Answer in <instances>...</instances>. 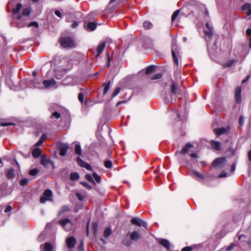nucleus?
<instances>
[{
	"label": "nucleus",
	"instance_id": "1",
	"mask_svg": "<svg viewBox=\"0 0 251 251\" xmlns=\"http://www.w3.org/2000/svg\"><path fill=\"white\" fill-rule=\"evenodd\" d=\"M17 22L16 25L19 28H22L25 26H27L28 27L34 26L35 27L39 26V25L36 22H33L28 24L25 21H23L21 15H18L17 17Z\"/></svg>",
	"mask_w": 251,
	"mask_h": 251
},
{
	"label": "nucleus",
	"instance_id": "2",
	"mask_svg": "<svg viewBox=\"0 0 251 251\" xmlns=\"http://www.w3.org/2000/svg\"><path fill=\"white\" fill-rule=\"evenodd\" d=\"M60 42L61 45L64 48H73L75 46L74 40L69 37L62 38Z\"/></svg>",
	"mask_w": 251,
	"mask_h": 251
},
{
	"label": "nucleus",
	"instance_id": "3",
	"mask_svg": "<svg viewBox=\"0 0 251 251\" xmlns=\"http://www.w3.org/2000/svg\"><path fill=\"white\" fill-rule=\"evenodd\" d=\"M52 197V193L50 189H46L44 191L43 196L41 197L40 199V201L41 203H44L47 201H51Z\"/></svg>",
	"mask_w": 251,
	"mask_h": 251
},
{
	"label": "nucleus",
	"instance_id": "4",
	"mask_svg": "<svg viewBox=\"0 0 251 251\" xmlns=\"http://www.w3.org/2000/svg\"><path fill=\"white\" fill-rule=\"evenodd\" d=\"M172 52L174 62L176 65L177 66L178 65V60L176 56V53H178V47L176 43V41H174L172 42Z\"/></svg>",
	"mask_w": 251,
	"mask_h": 251
},
{
	"label": "nucleus",
	"instance_id": "5",
	"mask_svg": "<svg viewBox=\"0 0 251 251\" xmlns=\"http://www.w3.org/2000/svg\"><path fill=\"white\" fill-rule=\"evenodd\" d=\"M131 222L132 224L138 226H143L146 228H147V224L146 222L143 221L139 218H133L132 219Z\"/></svg>",
	"mask_w": 251,
	"mask_h": 251
},
{
	"label": "nucleus",
	"instance_id": "6",
	"mask_svg": "<svg viewBox=\"0 0 251 251\" xmlns=\"http://www.w3.org/2000/svg\"><path fill=\"white\" fill-rule=\"evenodd\" d=\"M76 162L80 166L86 168L87 170L90 171L92 169L90 165L84 162L79 156L76 158Z\"/></svg>",
	"mask_w": 251,
	"mask_h": 251
},
{
	"label": "nucleus",
	"instance_id": "7",
	"mask_svg": "<svg viewBox=\"0 0 251 251\" xmlns=\"http://www.w3.org/2000/svg\"><path fill=\"white\" fill-rule=\"evenodd\" d=\"M226 162V159L225 157H219L216 158L212 163V165L214 167H218L221 165H224Z\"/></svg>",
	"mask_w": 251,
	"mask_h": 251
},
{
	"label": "nucleus",
	"instance_id": "8",
	"mask_svg": "<svg viewBox=\"0 0 251 251\" xmlns=\"http://www.w3.org/2000/svg\"><path fill=\"white\" fill-rule=\"evenodd\" d=\"M43 84L45 88L47 89L50 87H52L56 84V81L54 79L49 80H45L43 82Z\"/></svg>",
	"mask_w": 251,
	"mask_h": 251
},
{
	"label": "nucleus",
	"instance_id": "9",
	"mask_svg": "<svg viewBox=\"0 0 251 251\" xmlns=\"http://www.w3.org/2000/svg\"><path fill=\"white\" fill-rule=\"evenodd\" d=\"M76 244V240L74 237L71 236L66 239V244L69 249L73 248Z\"/></svg>",
	"mask_w": 251,
	"mask_h": 251
},
{
	"label": "nucleus",
	"instance_id": "10",
	"mask_svg": "<svg viewBox=\"0 0 251 251\" xmlns=\"http://www.w3.org/2000/svg\"><path fill=\"white\" fill-rule=\"evenodd\" d=\"M241 88L240 87H237L235 91V99L236 103H239L241 102Z\"/></svg>",
	"mask_w": 251,
	"mask_h": 251
},
{
	"label": "nucleus",
	"instance_id": "11",
	"mask_svg": "<svg viewBox=\"0 0 251 251\" xmlns=\"http://www.w3.org/2000/svg\"><path fill=\"white\" fill-rule=\"evenodd\" d=\"M68 145L66 144H61L59 147V149L60 151V155L61 156H64L65 155L67 150L68 149Z\"/></svg>",
	"mask_w": 251,
	"mask_h": 251
},
{
	"label": "nucleus",
	"instance_id": "12",
	"mask_svg": "<svg viewBox=\"0 0 251 251\" xmlns=\"http://www.w3.org/2000/svg\"><path fill=\"white\" fill-rule=\"evenodd\" d=\"M143 46L146 49L151 48L152 46V41L149 37H145L143 39Z\"/></svg>",
	"mask_w": 251,
	"mask_h": 251
},
{
	"label": "nucleus",
	"instance_id": "13",
	"mask_svg": "<svg viewBox=\"0 0 251 251\" xmlns=\"http://www.w3.org/2000/svg\"><path fill=\"white\" fill-rule=\"evenodd\" d=\"M31 12V7L30 6H28L27 7L24 8L23 9L22 15H21L22 16H26L28 17L29 16ZM22 20L23 21H25V20L24 19H23L22 18Z\"/></svg>",
	"mask_w": 251,
	"mask_h": 251
},
{
	"label": "nucleus",
	"instance_id": "14",
	"mask_svg": "<svg viewBox=\"0 0 251 251\" xmlns=\"http://www.w3.org/2000/svg\"><path fill=\"white\" fill-rule=\"evenodd\" d=\"M40 248L43 251H51L53 250V246L50 243H46L41 245Z\"/></svg>",
	"mask_w": 251,
	"mask_h": 251
},
{
	"label": "nucleus",
	"instance_id": "15",
	"mask_svg": "<svg viewBox=\"0 0 251 251\" xmlns=\"http://www.w3.org/2000/svg\"><path fill=\"white\" fill-rule=\"evenodd\" d=\"M85 28L87 31H94L97 27V24L94 22H89L86 25H84Z\"/></svg>",
	"mask_w": 251,
	"mask_h": 251
},
{
	"label": "nucleus",
	"instance_id": "16",
	"mask_svg": "<svg viewBox=\"0 0 251 251\" xmlns=\"http://www.w3.org/2000/svg\"><path fill=\"white\" fill-rule=\"evenodd\" d=\"M141 238L140 234L137 231H133L130 235V239L132 241H136Z\"/></svg>",
	"mask_w": 251,
	"mask_h": 251
},
{
	"label": "nucleus",
	"instance_id": "17",
	"mask_svg": "<svg viewBox=\"0 0 251 251\" xmlns=\"http://www.w3.org/2000/svg\"><path fill=\"white\" fill-rule=\"evenodd\" d=\"M52 163V162L46 158V156L42 155L41 158V164L45 167L47 168L49 164Z\"/></svg>",
	"mask_w": 251,
	"mask_h": 251
},
{
	"label": "nucleus",
	"instance_id": "18",
	"mask_svg": "<svg viewBox=\"0 0 251 251\" xmlns=\"http://www.w3.org/2000/svg\"><path fill=\"white\" fill-rule=\"evenodd\" d=\"M243 11H247V15L249 16L251 15V4L249 3H245L242 7Z\"/></svg>",
	"mask_w": 251,
	"mask_h": 251
},
{
	"label": "nucleus",
	"instance_id": "19",
	"mask_svg": "<svg viewBox=\"0 0 251 251\" xmlns=\"http://www.w3.org/2000/svg\"><path fill=\"white\" fill-rule=\"evenodd\" d=\"M159 243L162 246L165 248L167 251H170V242L168 240L165 239H161L159 240Z\"/></svg>",
	"mask_w": 251,
	"mask_h": 251
},
{
	"label": "nucleus",
	"instance_id": "20",
	"mask_svg": "<svg viewBox=\"0 0 251 251\" xmlns=\"http://www.w3.org/2000/svg\"><path fill=\"white\" fill-rule=\"evenodd\" d=\"M210 145L212 149L216 151H220L221 150V144L219 142L211 140Z\"/></svg>",
	"mask_w": 251,
	"mask_h": 251
},
{
	"label": "nucleus",
	"instance_id": "21",
	"mask_svg": "<svg viewBox=\"0 0 251 251\" xmlns=\"http://www.w3.org/2000/svg\"><path fill=\"white\" fill-rule=\"evenodd\" d=\"M105 47V43L102 42L101 44H99L97 47V51L98 52L97 55H96V57L99 56L100 54L103 51V50Z\"/></svg>",
	"mask_w": 251,
	"mask_h": 251
},
{
	"label": "nucleus",
	"instance_id": "22",
	"mask_svg": "<svg viewBox=\"0 0 251 251\" xmlns=\"http://www.w3.org/2000/svg\"><path fill=\"white\" fill-rule=\"evenodd\" d=\"M214 132L217 136H220L221 134L226 133L227 132V129L225 127L215 128Z\"/></svg>",
	"mask_w": 251,
	"mask_h": 251
},
{
	"label": "nucleus",
	"instance_id": "23",
	"mask_svg": "<svg viewBox=\"0 0 251 251\" xmlns=\"http://www.w3.org/2000/svg\"><path fill=\"white\" fill-rule=\"evenodd\" d=\"M193 146L190 143H187L185 146L182 149V150L180 151V153L182 154H184L186 153L189 150L193 148Z\"/></svg>",
	"mask_w": 251,
	"mask_h": 251
},
{
	"label": "nucleus",
	"instance_id": "24",
	"mask_svg": "<svg viewBox=\"0 0 251 251\" xmlns=\"http://www.w3.org/2000/svg\"><path fill=\"white\" fill-rule=\"evenodd\" d=\"M6 176L8 179L14 178L15 177L14 170L12 169H9L7 170Z\"/></svg>",
	"mask_w": 251,
	"mask_h": 251
},
{
	"label": "nucleus",
	"instance_id": "25",
	"mask_svg": "<svg viewBox=\"0 0 251 251\" xmlns=\"http://www.w3.org/2000/svg\"><path fill=\"white\" fill-rule=\"evenodd\" d=\"M41 154V151L40 149L35 148L33 149L32 152V155L34 157H38Z\"/></svg>",
	"mask_w": 251,
	"mask_h": 251
},
{
	"label": "nucleus",
	"instance_id": "26",
	"mask_svg": "<svg viewBox=\"0 0 251 251\" xmlns=\"http://www.w3.org/2000/svg\"><path fill=\"white\" fill-rule=\"evenodd\" d=\"M111 81H109L107 83H103V86L104 87L103 89V94L105 95L108 91L109 88H110V85Z\"/></svg>",
	"mask_w": 251,
	"mask_h": 251
},
{
	"label": "nucleus",
	"instance_id": "27",
	"mask_svg": "<svg viewBox=\"0 0 251 251\" xmlns=\"http://www.w3.org/2000/svg\"><path fill=\"white\" fill-rule=\"evenodd\" d=\"M22 7V4L20 3H18L16 8H14L13 9L12 13L13 14H16L19 13V12L20 11L21 8Z\"/></svg>",
	"mask_w": 251,
	"mask_h": 251
},
{
	"label": "nucleus",
	"instance_id": "28",
	"mask_svg": "<svg viewBox=\"0 0 251 251\" xmlns=\"http://www.w3.org/2000/svg\"><path fill=\"white\" fill-rule=\"evenodd\" d=\"M75 154L77 155L81 154V149L80 144H76L75 145Z\"/></svg>",
	"mask_w": 251,
	"mask_h": 251
},
{
	"label": "nucleus",
	"instance_id": "29",
	"mask_svg": "<svg viewBox=\"0 0 251 251\" xmlns=\"http://www.w3.org/2000/svg\"><path fill=\"white\" fill-rule=\"evenodd\" d=\"M79 178V175L77 173H71L70 175V179L71 180H77Z\"/></svg>",
	"mask_w": 251,
	"mask_h": 251
},
{
	"label": "nucleus",
	"instance_id": "30",
	"mask_svg": "<svg viewBox=\"0 0 251 251\" xmlns=\"http://www.w3.org/2000/svg\"><path fill=\"white\" fill-rule=\"evenodd\" d=\"M60 224L62 226L64 227L68 224H71V222L69 219H65L60 221Z\"/></svg>",
	"mask_w": 251,
	"mask_h": 251
},
{
	"label": "nucleus",
	"instance_id": "31",
	"mask_svg": "<svg viewBox=\"0 0 251 251\" xmlns=\"http://www.w3.org/2000/svg\"><path fill=\"white\" fill-rule=\"evenodd\" d=\"M143 26L146 29H149L152 27V24L150 22L145 21L143 23Z\"/></svg>",
	"mask_w": 251,
	"mask_h": 251
},
{
	"label": "nucleus",
	"instance_id": "32",
	"mask_svg": "<svg viewBox=\"0 0 251 251\" xmlns=\"http://www.w3.org/2000/svg\"><path fill=\"white\" fill-rule=\"evenodd\" d=\"M111 234V229L110 227H107L104 231L103 236L105 238H107Z\"/></svg>",
	"mask_w": 251,
	"mask_h": 251
},
{
	"label": "nucleus",
	"instance_id": "33",
	"mask_svg": "<svg viewBox=\"0 0 251 251\" xmlns=\"http://www.w3.org/2000/svg\"><path fill=\"white\" fill-rule=\"evenodd\" d=\"M237 62V60L231 59L228 61H227L226 63H225L224 66L225 67H229L231 66L234 63Z\"/></svg>",
	"mask_w": 251,
	"mask_h": 251
},
{
	"label": "nucleus",
	"instance_id": "34",
	"mask_svg": "<svg viewBox=\"0 0 251 251\" xmlns=\"http://www.w3.org/2000/svg\"><path fill=\"white\" fill-rule=\"evenodd\" d=\"M154 68L155 67L154 66L151 65L149 66L146 70V74L148 75L152 73L153 72Z\"/></svg>",
	"mask_w": 251,
	"mask_h": 251
},
{
	"label": "nucleus",
	"instance_id": "35",
	"mask_svg": "<svg viewBox=\"0 0 251 251\" xmlns=\"http://www.w3.org/2000/svg\"><path fill=\"white\" fill-rule=\"evenodd\" d=\"M69 210V207L67 205H64L62 207L61 209L59 211L58 214H59V215H61L62 213H63L66 211H68Z\"/></svg>",
	"mask_w": 251,
	"mask_h": 251
},
{
	"label": "nucleus",
	"instance_id": "36",
	"mask_svg": "<svg viewBox=\"0 0 251 251\" xmlns=\"http://www.w3.org/2000/svg\"><path fill=\"white\" fill-rule=\"evenodd\" d=\"M92 229L94 232V234L96 235L97 234L98 229V224L97 223H92Z\"/></svg>",
	"mask_w": 251,
	"mask_h": 251
},
{
	"label": "nucleus",
	"instance_id": "37",
	"mask_svg": "<svg viewBox=\"0 0 251 251\" xmlns=\"http://www.w3.org/2000/svg\"><path fill=\"white\" fill-rule=\"evenodd\" d=\"M179 12H180L179 9L176 10V11H175L174 12V13L173 14L172 16V22H174L176 19V18L177 17L178 15L179 14Z\"/></svg>",
	"mask_w": 251,
	"mask_h": 251
},
{
	"label": "nucleus",
	"instance_id": "38",
	"mask_svg": "<svg viewBox=\"0 0 251 251\" xmlns=\"http://www.w3.org/2000/svg\"><path fill=\"white\" fill-rule=\"evenodd\" d=\"M177 90V85L175 83H173L171 87V92L172 94L176 95Z\"/></svg>",
	"mask_w": 251,
	"mask_h": 251
},
{
	"label": "nucleus",
	"instance_id": "39",
	"mask_svg": "<svg viewBox=\"0 0 251 251\" xmlns=\"http://www.w3.org/2000/svg\"><path fill=\"white\" fill-rule=\"evenodd\" d=\"M93 176L90 174H86L85 176V177L86 180L93 183H95V181L93 178Z\"/></svg>",
	"mask_w": 251,
	"mask_h": 251
},
{
	"label": "nucleus",
	"instance_id": "40",
	"mask_svg": "<svg viewBox=\"0 0 251 251\" xmlns=\"http://www.w3.org/2000/svg\"><path fill=\"white\" fill-rule=\"evenodd\" d=\"M93 176L98 183H100L101 182V177L96 173H94L93 174Z\"/></svg>",
	"mask_w": 251,
	"mask_h": 251
},
{
	"label": "nucleus",
	"instance_id": "41",
	"mask_svg": "<svg viewBox=\"0 0 251 251\" xmlns=\"http://www.w3.org/2000/svg\"><path fill=\"white\" fill-rule=\"evenodd\" d=\"M61 117L60 113L58 112L55 111L51 115L50 118H55L56 119H59Z\"/></svg>",
	"mask_w": 251,
	"mask_h": 251
},
{
	"label": "nucleus",
	"instance_id": "42",
	"mask_svg": "<svg viewBox=\"0 0 251 251\" xmlns=\"http://www.w3.org/2000/svg\"><path fill=\"white\" fill-rule=\"evenodd\" d=\"M104 166L107 168H111L112 167V162L110 160H107L104 162Z\"/></svg>",
	"mask_w": 251,
	"mask_h": 251
},
{
	"label": "nucleus",
	"instance_id": "43",
	"mask_svg": "<svg viewBox=\"0 0 251 251\" xmlns=\"http://www.w3.org/2000/svg\"><path fill=\"white\" fill-rule=\"evenodd\" d=\"M28 181H29L28 179L25 178H23L21 180V181L20 182V184H21V185L24 186L27 184V183H28Z\"/></svg>",
	"mask_w": 251,
	"mask_h": 251
},
{
	"label": "nucleus",
	"instance_id": "44",
	"mask_svg": "<svg viewBox=\"0 0 251 251\" xmlns=\"http://www.w3.org/2000/svg\"><path fill=\"white\" fill-rule=\"evenodd\" d=\"M38 173V171L37 169H33L31 170L29 172V174L30 176H34L36 175Z\"/></svg>",
	"mask_w": 251,
	"mask_h": 251
},
{
	"label": "nucleus",
	"instance_id": "45",
	"mask_svg": "<svg viewBox=\"0 0 251 251\" xmlns=\"http://www.w3.org/2000/svg\"><path fill=\"white\" fill-rule=\"evenodd\" d=\"M204 32L206 35L209 37H211L213 34L212 28H210L209 29H205L204 30Z\"/></svg>",
	"mask_w": 251,
	"mask_h": 251
},
{
	"label": "nucleus",
	"instance_id": "46",
	"mask_svg": "<svg viewBox=\"0 0 251 251\" xmlns=\"http://www.w3.org/2000/svg\"><path fill=\"white\" fill-rule=\"evenodd\" d=\"M162 76V75L161 73H158L155 75H154L152 77L151 79L155 80V79H158L160 78Z\"/></svg>",
	"mask_w": 251,
	"mask_h": 251
},
{
	"label": "nucleus",
	"instance_id": "47",
	"mask_svg": "<svg viewBox=\"0 0 251 251\" xmlns=\"http://www.w3.org/2000/svg\"><path fill=\"white\" fill-rule=\"evenodd\" d=\"M75 195L80 201H82L84 198V196L80 193L77 192Z\"/></svg>",
	"mask_w": 251,
	"mask_h": 251
},
{
	"label": "nucleus",
	"instance_id": "48",
	"mask_svg": "<svg viewBox=\"0 0 251 251\" xmlns=\"http://www.w3.org/2000/svg\"><path fill=\"white\" fill-rule=\"evenodd\" d=\"M33 85L35 87L38 88H41L42 86L40 82H37L36 81V79L33 80Z\"/></svg>",
	"mask_w": 251,
	"mask_h": 251
},
{
	"label": "nucleus",
	"instance_id": "49",
	"mask_svg": "<svg viewBox=\"0 0 251 251\" xmlns=\"http://www.w3.org/2000/svg\"><path fill=\"white\" fill-rule=\"evenodd\" d=\"M78 99L81 103H82L83 102L84 96H83V94H82L81 93H80L78 94Z\"/></svg>",
	"mask_w": 251,
	"mask_h": 251
},
{
	"label": "nucleus",
	"instance_id": "50",
	"mask_svg": "<svg viewBox=\"0 0 251 251\" xmlns=\"http://www.w3.org/2000/svg\"><path fill=\"white\" fill-rule=\"evenodd\" d=\"M120 91V88H117L115 89L114 92L112 94V97H115L116 96H117Z\"/></svg>",
	"mask_w": 251,
	"mask_h": 251
},
{
	"label": "nucleus",
	"instance_id": "51",
	"mask_svg": "<svg viewBox=\"0 0 251 251\" xmlns=\"http://www.w3.org/2000/svg\"><path fill=\"white\" fill-rule=\"evenodd\" d=\"M81 184L87 189L89 190H91L92 189V187L87 182H82Z\"/></svg>",
	"mask_w": 251,
	"mask_h": 251
},
{
	"label": "nucleus",
	"instance_id": "52",
	"mask_svg": "<svg viewBox=\"0 0 251 251\" xmlns=\"http://www.w3.org/2000/svg\"><path fill=\"white\" fill-rule=\"evenodd\" d=\"M235 246V244L233 243L230 244L228 246L226 247V250L227 251H229L231 250H232Z\"/></svg>",
	"mask_w": 251,
	"mask_h": 251
},
{
	"label": "nucleus",
	"instance_id": "53",
	"mask_svg": "<svg viewBox=\"0 0 251 251\" xmlns=\"http://www.w3.org/2000/svg\"><path fill=\"white\" fill-rule=\"evenodd\" d=\"M12 209V207L10 205L7 206L4 210V212L7 213L11 211Z\"/></svg>",
	"mask_w": 251,
	"mask_h": 251
},
{
	"label": "nucleus",
	"instance_id": "54",
	"mask_svg": "<svg viewBox=\"0 0 251 251\" xmlns=\"http://www.w3.org/2000/svg\"><path fill=\"white\" fill-rule=\"evenodd\" d=\"M194 174L195 175H196L197 176L201 178H203V177L202 176V175H201L200 173H199L198 172H197V171H194Z\"/></svg>",
	"mask_w": 251,
	"mask_h": 251
},
{
	"label": "nucleus",
	"instance_id": "55",
	"mask_svg": "<svg viewBox=\"0 0 251 251\" xmlns=\"http://www.w3.org/2000/svg\"><path fill=\"white\" fill-rule=\"evenodd\" d=\"M192 250V248L190 247H185L183 248L181 251H191Z\"/></svg>",
	"mask_w": 251,
	"mask_h": 251
},
{
	"label": "nucleus",
	"instance_id": "56",
	"mask_svg": "<svg viewBox=\"0 0 251 251\" xmlns=\"http://www.w3.org/2000/svg\"><path fill=\"white\" fill-rule=\"evenodd\" d=\"M78 25V23L77 22H76V21H75V22H73L72 25H71V27L72 28H76Z\"/></svg>",
	"mask_w": 251,
	"mask_h": 251
},
{
	"label": "nucleus",
	"instance_id": "57",
	"mask_svg": "<svg viewBox=\"0 0 251 251\" xmlns=\"http://www.w3.org/2000/svg\"><path fill=\"white\" fill-rule=\"evenodd\" d=\"M12 125L13 124L11 123H2L0 124V125L2 126H6Z\"/></svg>",
	"mask_w": 251,
	"mask_h": 251
},
{
	"label": "nucleus",
	"instance_id": "58",
	"mask_svg": "<svg viewBox=\"0 0 251 251\" xmlns=\"http://www.w3.org/2000/svg\"><path fill=\"white\" fill-rule=\"evenodd\" d=\"M244 119L243 116H240L239 118V124L242 126L244 123Z\"/></svg>",
	"mask_w": 251,
	"mask_h": 251
},
{
	"label": "nucleus",
	"instance_id": "59",
	"mask_svg": "<svg viewBox=\"0 0 251 251\" xmlns=\"http://www.w3.org/2000/svg\"><path fill=\"white\" fill-rule=\"evenodd\" d=\"M123 244L126 246H129L130 245V242L126 240H123Z\"/></svg>",
	"mask_w": 251,
	"mask_h": 251
},
{
	"label": "nucleus",
	"instance_id": "60",
	"mask_svg": "<svg viewBox=\"0 0 251 251\" xmlns=\"http://www.w3.org/2000/svg\"><path fill=\"white\" fill-rule=\"evenodd\" d=\"M227 176V174L225 172H222L219 176V177L220 178H222V177H225Z\"/></svg>",
	"mask_w": 251,
	"mask_h": 251
},
{
	"label": "nucleus",
	"instance_id": "61",
	"mask_svg": "<svg viewBox=\"0 0 251 251\" xmlns=\"http://www.w3.org/2000/svg\"><path fill=\"white\" fill-rule=\"evenodd\" d=\"M107 63L106 64V66L107 67H109L110 66V57H109V55L108 54V53H107Z\"/></svg>",
	"mask_w": 251,
	"mask_h": 251
},
{
	"label": "nucleus",
	"instance_id": "62",
	"mask_svg": "<svg viewBox=\"0 0 251 251\" xmlns=\"http://www.w3.org/2000/svg\"><path fill=\"white\" fill-rule=\"evenodd\" d=\"M83 250V241H81V243L79 246V247H78V251H80Z\"/></svg>",
	"mask_w": 251,
	"mask_h": 251
},
{
	"label": "nucleus",
	"instance_id": "63",
	"mask_svg": "<svg viewBox=\"0 0 251 251\" xmlns=\"http://www.w3.org/2000/svg\"><path fill=\"white\" fill-rule=\"evenodd\" d=\"M47 138V135L46 134H43L41 137H40V140H41L42 141L44 142V141L45 140V139Z\"/></svg>",
	"mask_w": 251,
	"mask_h": 251
},
{
	"label": "nucleus",
	"instance_id": "64",
	"mask_svg": "<svg viewBox=\"0 0 251 251\" xmlns=\"http://www.w3.org/2000/svg\"><path fill=\"white\" fill-rule=\"evenodd\" d=\"M55 14L58 17L61 18V12L58 10H56L55 11Z\"/></svg>",
	"mask_w": 251,
	"mask_h": 251
}]
</instances>
